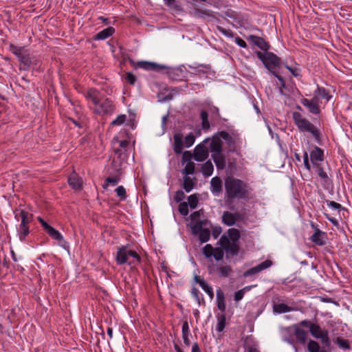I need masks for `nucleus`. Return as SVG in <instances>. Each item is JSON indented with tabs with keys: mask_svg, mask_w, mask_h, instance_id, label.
<instances>
[{
	"mask_svg": "<svg viewBox=\"0 0 352 352\" xmlns=\"http://www.w3.org/2000/svg\"><path fill=\"white\" fill-rule=\"evenodd\" d=\"M225 199L226 204L232 210H236L234 200L247 199L248 198V184L241 179L232 176H227L225 179Z\"/></svg>",
	"mask_w": 352,
	"mask_h": 352,
	"instance_id": "nucleus-1",
	"label": "nucleus"
},
{
	"mask_svg": "<svg viewBox=\"0 0 352 352\" xmlns=\"http://www.w3.org/2000/svg\"><path fill=\"white\" fill-rule=\"evenodd\" d=\"M292 118L300 131L310 133L317 142H320L322 135L320 131L307 119L303 118L300 112H293Z\"/></svg>",
	"mask_w": 352,
	"mask_h": 352,
	"instance_id": "nucleus-2",
	"label": "nucleus"
},
{
	"mask_svg": "<svg viewBox=\"0 0 352 352\" xmlns=\"http://www.w3.org/2000/svg\"><path fill=\"white\" fill-rule=\"evenodd\" d=\"M300 324L306 328L309 329L310 333L316 339H320L322 342L326 346H329L330 340L329 338V332L327 330L322 331L320 327L318 324L311 323V321L303 320Z\"/></svg>",
	"mask_w": 352,
	"mask_h": 352,
	"instance_id": "nucleus-3",
	"label": "nucleus"
},
{
	"mask_svg": "<svg viewBox=\"0 0 352 352\" xmlns=\"http://www.w3.org/2000/svg\"><path fill=\"white\" fill-rule=\"evenodd\" d=\"M256 54L268 71L271 70L274 66L282 67L281 58L274 53L269 51H263V52L256 51Z\"/></svg>",
	"mask_w": 352,
	"mask_h": 352,
	"instance_id": "nucleus-4",
	"label": "nucleus"
},
{
	"mask_svg": "<svg viewBox=\"0 0 352 352\" xmlns=\"http://www.w3.org/2000/svg\"><path fill=\"white\" fill-rule=\"evenodd\" d=\"M221 139L225 140L226 145L228 148V151L230 153H236L239 155V153L236 150V137L231 135L229 133L226 131H221L215 133L212 138L211 142H213L215 140H219V142L221 144V148L223 150V142Z\"/></svg>",
	"mask_w": 352,
	"mask_h": 352,
	"instance_id": "nucleus-5",
	"label": "nucleus"
},
{
	"mask_svg": "<svg viewBox=\"0 0 352 352\" xmlns=\"http://www.w3.org/2000/svg\"><path fill=\"white\" fill-rule=\"evenodd\" d=\"M210 151L212 153V158L217 169L223 170L226 166V158L222 153L223 151L219 140L210 142Z\"/></svg>",
	"mask_w": 352,
	"mask_h": 352,
	"instance_id": "nucleus-6",
	"label": "nucleus"
},
{
	"mask_svg": "<svg viewBox=\"0 0 352 352\" xmlns=\"http://www.w3.org/2000/svg\"><path fill=\"white\" fill-rule=\"evenodd\" d=\"M190 14L196 18L202 19L208 22H220L219 19L215 16L214 12L209 9L194 7L190 11Z\"/></svg>",
	"mask_w": 352,
	"mask_h": 352,
	"instance_id": "nucleus-7",
	"label": "nucleus"
},
{
	"mask_svg": "<svg viewBox=\"0 0 352 352\" xmlns=\"http://www.w3.org/2000/svg\"><path fill=\"white\" fill-rule=\"evenodd\" d=\"M217 243L223 247L227 254L232 256L238 255L240 249L238 243L231 242L226 234L221 236Z\"/></svg>",
	"mask_w": 352,
	"mask_h": 352,
	"instance_id": "nucleus-8",
	"label": "nucleus"
},
{
	"mask_svg": "<svg viewBox=\"0 0 352 352\" xmlns=\"http://www.w3.org/2000/svg\"><path fill=\"white\" fill-rule=\"evenodd\" d=\"M210 138H206L203 143L197 144L194 149L193 159L197 162H204L209 155V150L204 144H207L210 141Z\"/></svg>",
	"mask_w": 352,
	"mask_h": 352,
	"instance_id": "nucleus-9",
	"label": "nucleus"
},
{
	"mask_svg": "<svg viewBox=\"0 0 352 352\" xmlns=\"http://www.w3.org/2000/svg\"><path fill=\"white\" fill-rule=\"evenodd\" d=\"M115 105L113 104V101L109 98H105L103 101L100 100L99 104L96 105L94 112L96 114H111L115 110Z\"/></svg>",
	"mask_w": 352,
	"mask_h": 352,
	"instance_id": "nucleus-10",
	"label": "nucleus"
},
{
	"mask_svg": "<svg viewBox=\"0 0 352 352\" xmlns=\"http://www.w3.org/2000/svg\"><path fill=\"white\" fill-rule=\"evenodd\" d=\"M38 221L41 223L43 229L47 232L50 236L54 240H61L62 234L58 230L49 225L43 218L41 217H37Z\"/></svg>",
	"mask_w": 352,
	"mask_h": 352,
	"instance_id": "nucleus-11",
	"label": "nucleus"
},
{
	"mask_svg": "<svg viewBox=\"0 0 352 352\" xmlns=\"http://www.w3.org/2000/svg\"><path fill=\"white\" fill-rule=\"evenodd\" d=\"M127 252H129L128 245H122L118 248V251L116 254V261L118 265H123L128 264L131 261V258L129 254H127Z\"/></svg>",
	"mask_w": 352,
	"mask_h": 352,
	"instance_id": "nucleus-12",
	"label": "nucleus"
},
{
	"mask_svg": "<svg viewBox=\"0 0 352 352\" xmlns=\"http://www.w3.org/2000/svg\"><path fill=\"white\" fill-rule=\"evenodd\" d=\"M272 265V261L271 260L267 259L265 261L261 263L260 264L251 267L243 272V276L246 278L252 275H254L268 267H270Z\"/></svg>",
	"mask_w": 352,
	"mask_h": 352,
	"instance_id": "nucleus-13",
	"label": "nucleus"
},
{
	"mask_svg": "<svg viewBox=\"0 0 352 352\" xmlns=\"http://www.w3.org/2000/svg\"><path fill=\"white\" fill-rule=\"evenodd\" d=\"M311 226L315 228L314 234L311 236L310 240L317 245L322 246L326 244L325 239H327V234L316 228L315 225L311 223Z\"/></svg>",
	"mask_w": 352,
	"mask_h": 352,
	"instance_id": "nucleus-14",
	"label": "nucleus"
},
{
	"mask_svg": "<svg viewBox=\"0 0 352 352\" xmlns=\"http://www.w3.org/2000/svg\"><path fill=\"white\" fill-rule=\"evenodd\" d=\"M137 66L145 70L157 72H160L166 68V66L164 65H160L154 62H148L145 60L139 61L137 63Z\"/></svg>",
	"mask_w": 352,
	"mask_h": 352,
	"instance_id": "nucleus-15",
	"label": "nucleus"
},
{
	"mask_svg": "<svg viewBox=\"0 0 352 352\" xmlns=\"http://www.w3.org/2000/svg\"><path fill=\"white\" fill-rule=\"evenodd\" d=\"M247 40L248 41L252 42L254 45L258 47L262 51H269L270 49V45L268 42L265 41V40L258 36L255 35H250Z\"/></svg>",
	"mask_w": 352,
	"mask_h": 352,
	"instance_id": "nucleus-16",
	"label": "nucleus"
},
{
	"mask_svg": "<svg viewBox=\"0 0 352 352\" xmlns=\"http://www.w3.org/2000/svg\"><path fill=\"white\" fill-rule=\"evenodd\" d=\"M15 214L14 218L16 221L21 219V224L29 226L33 220V214L24 210H15L14 211Z\"/></svg>",
	"mask_w": 352,
	"mask_h": 352,
	"instance_id": "nucleus-17",
	"label": "nucleus"
},
{
	"mask_svg": "<svg viewBox=\"0 0 352 352\" xmlns=\"http://www.w3.org/2000/svg\"><path fill=\"white\" fill-rule=\"evenodd\" d=\"M216 14H217L219 16H220L223 18L229 17V18L234 19L239 27L244 26L245 23H244V19H243V16L241 14L237 13L236 12H235L234 10H233L232 9H228L224 12L225 16L219 12H217Z\"/></svg>",
	"mask_w": 352,
	"mask_h": 352,
	"instance_id": "nucleus-18",
	"label": "nucleus"
},
{
	"mask_svg": "<svg viewBox=\"0 0 352 352\" xmlns=\"http://www.w3.org/2000/svg\"><path fill=\"white\" fill-rule=\"evenodd\" d=\"M166 74L168 78L173 80H181L183 78V69L182 67H167L165 68Z\"/></svg>",
	"mask_w": 352,
	"mask_h": 352,
	"instance_id": "nucleus-19",
	"label": "nucleus"
},
{
	"mask_svg": "<svg viewBox=\"0 0 352 352\" xmlns=\"http://www.w3.org/2000/svg\"><path fill=\"white\" fill-rule=\"evenodd\" d=\"M310 160L313 164H318V162L324 160V151L320 147L315 146L310 153Z\"/></svg>",
	"mask_w": 352,
	"mask_h": 352,
	"instance_id": "nucleus-20",
	"label": "nucleus"
},
{
	"mask_svg": "<svg viewBox=\"0 0 352 352\" xmlns=\"http://www.w3.org/2000/svg\"><path fill=\"white\" fill-rule=\"evenodd\" d=\"M174 144L173 150L176 154H181L183 152V135L181 133H176L173 135Z\"/></svg>",
	"mask_w": 352,
	"mask_h": 352,
	"instance_id": "nucleus-21",
	"label": "nucleus"
},
{
	"mask_svg": "<svg viewBox=\"0 0 352 352\" xmlns=\"http://www.w3.org/2000/svg\"><path fill=\"white\" fill-rule=\"evenodd\" d=\"M116 171V175L113 176H109L105 179L104 184L102 185L104 189L107 188L109 185L116 186L120 181L122 173L121 169L117 168Z\"/></svg>",
	"mask_w": 352,
	"mask_h": 352,
	"instance_id": "nucleus-22",
	"label": "nucleus"
},
{
	"mask_svg": "<svg viewBox=\"0 0 352 352\" xmlns=\"http://www.w3.org/2000/svg\"><path fill=\"white\" fill-rule=\"evenodd\" d=\"M223 183L219 177H213L210 181V189L215 195H219L222 192Z\"/></svg>",
	"mask_w": 352,
	"mask_h": 352,
	"instance_id": "nucleus-23",
	"label": "nucleus"
},
{
	"mask_svg": "<svg viewBox=\"0 0 352 352\" xmlns=\"http://www.w3.org/2000/svg\"><path fill=\"white\" fill-rule=\"evenodd\" d=\"M301 104L306 107L309 113L318 115L320 113V107L319 106V104H314L313 102H309V100L307 98H302L300 100Z\"/></svg>",
	"mask_w": 352,
	"mask_h": 352,
	"instance_id": "nucleus-24",
	"label": "nucleus"
},
{
	"mask_svg": "<svg viewBox=\"0 0 352 352\" xmlns=\"http://www.w3.org/2000/svg\"><path fill=\"white\" fill-rule=\"evenodd\" d=\"M299 326H301L300 323L294 325V335L296 339L302 344H305L307 338V332L300 329Z\"/></svg>",
	"mask_w": 352,
	"mask_h": 352,
	"instance_id": "nucleus-25",
	"label": "nucleus"
},
{
	"mask_svg": "<svg viewBox=\"0 0 352 352\" xmlns=\"http://www.w3.org/2000/svg\"><path fill=\"white\" fill-rule=\"evenodd\" d=\"M217 305L218 309L221 313H225L226 305L225 301V295L221 288L217 289Z\"/></svg>",
	"mask_w": 352,
	"mask_h": 352,
	"instance_id": "nucleus-26",
	"label": "nucleus"
},
{
	"mask_svg": "<svg viewBox=\"0 0 352 352\" xmlns=\"http://www.w3.org/2000/svg\"><path fill=\"white\" fill-rule=\"evenodd\" d=\"M115 32V29L113 27H108L106 29L99 32L94 36L95 41L104 40L109 36H112Z\"/></svg>",
	"mask_w": 352,
	"mask_h": 352,
	"instance_id": "nucleus-27",
	"label": "nucleus"
},
{
	"mask_svg": "<svg viewBox=\"0 0 352 352\" xmlns=\"http://www.w3.org/2000/svg\"><path fill=\"white\" fill-rule=\"evenodd\" d=\"M67 182L72 188L80 190L82 188V179L77 175L73 174L68 177Z\"/></svg>",
	"mask_w": 352,
	"mask_h": 352,
	"instance_id": "nucleus-28",
	"label": "nucleus"
},
{
	"mask_svg": "<svg viewBox=\"0 0 352 352\" xmlns=\"http://www.w3.org/2000/svg\"><path fill=\"white\" fill-rule=\"evenodd\" d=\"M164 4L171 10L177 12L181 13L184 12V8H182L181 3L176 0H164Z\"/></svg>",
	"mask_w": 352,
	"mask_h": 352,
	"instance_id": "nucleus-29",
	"label": "nucleus"
},
{
	"mask_svg": "<svg viewBox=\"0 0 352 352\" xmlns=\"http://www.w3.org/2000/svg\"><path fill=\"white\" fill-rule=\"evenodd\" d=\"M21 63L20 69L28 70L32 62L29 54L24 53L22 56L18 59Z\"/></svg>",
	"mask_w": 352,
	"mask_h": 352,
	"instance_id": "nucleus-30",
	"label": "nucleus"
},
{
	"mask_svg": "<svg viewBox=\"0 0 352 352\" xmlns=\"http://www.w3.org/2000/svg\"><path fill=\"white\" fill-rule=\"evenodd\" d=\"M17 232L19 240L23 241L30 232V226L20 223L17 228Z\"/></svg>",
	"mask_w": 352,
	"mask_h": 352,
	"instance_id": "nucleus-31",
	"label": "nucleus"
},
{
	"mask_svg": "<svg viewBox=\"0 0 352 352\" xmlns=\"http://www.w3.org/2000/svg\"><path fill=\"white\" fill-rule=\"evenodd\" d=\"M281 67H277L274 66L271 70H269V72L271 74H272L273 76H274L280 82V92H282L283 89L285 88V87H286V83H285V80L283 78V77L280 75L279 69Z\"/></svg>",
	"mask_w": 352,
	"mask_h": 352,
	"instance_id": "nucleus-32",
	"label": "nucleus"
},
{
	"mask_svg": "<svg viewBox=\"0 0 352 352\" xmlns=\"http://www.w3.org/2000/svg\"><path fill=\"white\" fill-rule=\"evenodd\" d=\"M281 67H277L274 66L271 70H269V72L271 74H272L273 76H274L280 82V92H282L283 89L285 88V87H286V83H285V80L283 78V77L280 75L279 69Z\"/></svg>",
	"mask_w": 352,
	"mask_h": 352,
	"instance_id": "nucleus-33",
	"label": "nucleus"
},
{
	"mask_svg": "<svg viewBox=\"0 0 352 352\" xmlns=\"http://www.w3.org/2000/svg\"><path fill=\"white\" fill-rule=\"evenodd\" d=\"M179 92V88L175 87L172 88L170 90V92L168 93L167 95H165V94L162 91L158 94L157 96L159 98L160 101H169L172 100L174 97V96Z\"/></svg>",
	"mask_w": 352,
	"mask_h": 352,
	"instance_id": "nucleus-34",
	"label": "nucleus"
},
{
	"mask_svg": "<svg viewBox=\"0 0 352 352\" xmlns=\"http://www.w3.org/2000/svg\"><path fill=\"white\" fill-rule=\"evenodd\" d=\"M86 98L91 100L96 106L100 103L99 91L96 89H91L88 91Z\"/></svg>",
	"mask_w": 352,
	"mask_h": 352,
	"instance_id": "nucleus-35",
	"label": "nucleus"
},
{
	"mask_svg": "<svg viewBox=\"0 0 352 352\" xmlns=\"http://www.w3.org/2000/svg\"><path fill=\"white\" fill-rule=\"evenodd\" d=\"M127 254L130 256L131 261L129 263V265H136L138 264H140L142 262V258L140 256L133 250H129V252H127Z\"/></svg>",
	"mask_w": 352,
	"mask_h": 352,
	"instance_id": "nucleus-36",
	"label": "nucleus"
},
{
	"mask_svg": "<svg viewBox=\"0 0 352 352\" xmlns=\"http://www.w3.org/2000/svg\"><path fill=\"white\" fill-rule=\"evenodd\" d=\"M217 324L216 327V330L219 332L223 331L226 325V317L225 313H221V314H218L217 316Z\"/></svg>",
	"mask_w": 352,
	"mask_h": 352,
	"instance_id": "nucleus-37",
	"label": "nucleus"
},
{
	"mask_svg": "<svg viewBox=\"0 0 352 352\" xmlns=\"http://www.w3.org/2000/svg\"><path fill=\"white\" fill-rule=\"evenodd\" d=\"M213 170V164L210 160H208L204 164H202L201 172L205 177L210 176L212 174Z\"/></svg>",
	"mask_w": 352,
	"mask_h": 352,
	"instance_id": "nucleus-38",
	"label": "nucleus"
},
{
	"mask_svg": "<svg viewBox=\"0 0 352 352\" xmlns=\"http://www.w3.org/2000/svg\"><path fill=\"white\" fill-rule=\"evenodd\" d=\"M222 222L228 226H234L235 224L234 214L228 211L224 212L222 216Z\"/></svg>",
	"mask_w": 352,
	"mask_h": 352,
	"instance_id": "nucleus-39",
	"label": "nucleus"
},
{
	"mask_svg": "<svg viewBox=\"0 0 352 352\" xmlns=\"http://www.w3.org/2000/svg\"><path fill=\"white\" fill-rule=\"evenodd\" d=\"M228 236L227 237L231 242L238 243L240 239L241 234L239 230L236 228H230L228 230Z\"/></svg>",
	"mask_w": 352,
	"mask_h": 352,
	"instance_id": "nucleus-40",
	"label": "nucleus"
},
{
	"mask_svg": "<svg viewBox=\"0 0 352 352\" xmlns=\"http://www.w3.org/2000/svg\"><path fill=\"white\" fill-rule=\"evenodd\" d=\"M195 182L188 175H185L182 187L186 192H190L195 187Z\"/></svg>",
	"mask_w": 352,
	"mask_h": 352,
	"instance_id": "nucleus-41",
	"label": "nucleus"
},
{
	"mask_svg": "<svg viewBox=\"0 0 352 352\" xmlns=\"http://www.w3.org/2000/svg\"><path fill=\"white\" fill-rule=\"evenodd\" d=\"M314 94L318 96H321L322 98L326 99L327 101H329L332 97L330 95L329 90L326 89L324 87H320L319 85H317V89L314 91Z\"/></svg>",
	"mask_w": 352,
	"mask_h": 352,
	"instance_id": "nucleus-42",
	"label": "nucleus"
},
{
	"mask_svg": "<svg viewBox=\"0 0 352 352\" xmlns=\"http://www.w3.org/2000/svg\"><path fill=\"white\" fill-rule=\"evenodd\" d=\"M274 311L278 314H284L289 312L292 308L284 303L276 304L273 307Z\"/></svg>",
	"mask_w": 352,
	"mask_h": 352,
	"instance_id": "nucleus-43",
	"label": "nucleus"
},
{
	"mask_svg": "<svg viewBox=\"0 0 352 352\" xmlns=\"http://www.w3.org/2000/svg\"><path fill=\"white\" fill-rule=\"evenodd\" d=\"M210 230L208 228H204L201 230L199 234L197 235L199 236V240L201 243H206L209 241L210 238Z\"/></svg>",
	"mask_w": 352,
	"mask_h": 352,
	"instance_id": "nucleus-44",
	"label": "nucleus"
},
{
	"mask_svg": "<svg viewBox=\"0 0 352 352\" xmlns=\"http://www.w3.org/2000/svg\"><path fill=\"white\" fill-rule=\"evenodd\" d=\"M217 272L220 277L226 278L232 272V269L230 265H223L217 268Z\"/></svg>",
	"mask_w": 352,
	"mask_h": 352,
	"instance_id": "nucleus-45",
	"label": "nucleus"
},
{
	"mask_svg": "<svg viewBox=\"0 0 352 352\" xmlns=\"http://www.w3.org/2000/svg\"><path fill=\"white\" fill-rule=\"evenodd\" d=\"M199 194H193L188 197V205L191 209H195L199 204Z\"/></svg>",
	"mask_w": 352,
	"mask_h": 352,
	"instance_id": "nucleus-46",
	"label": "nucleus"
},
{
	"mask_svg": "<svg viewBox=\"0 0 352 352\" xmlns=\"http://www.w3.org/2000/svg\"><path fill=\"white\" fill-rule=\"evenodd\" d=\"M336 343L338 344L339 347L343 349H351V345L349 341L346 339H344L342 337H337Z\"/></svg>",
	"mask_w": 352,
	"mask_h": 352,
	"instance_id": "nucleus-47",
	"label": "nucleus"
},
{
	"mask_svg": "<svg viewBox=\"0 0 352 352\" xmlns=\"http://www.w3.org/2000/svg\"><path fill=\"white\" fill-rule=\"evenodd\" d=\"M214 248L211 244H206L202 249L203 254L207 258H212L214 254Z\"/></svg>",
	"mask_w": 352,
	"mask_h": 352,
	"instance_id": "nucleus-48",
	"label": "nucleus"
},
{
	"mask_svg": "<svg viewBox=\"0 0 352 352\" xmlns=\"http://www.w3.org/2000/svg\"><path fill=\"white\" fill-rule=\"evenodd\" d=\"M195 164L192 162H188L185 168L182 170V173L185 175H190L195 173Z\"/></svg>",
	"mask_w": 352,
	"mask_h": 352,
	"instance_id": "nucleus-49",
	"label": "nucleus"
},
{
	"mask_svg": "<svg viewBox=\"0 0 352 352\" xmlns=\"http://www.w3.org/2000/svg\"><path fill=\"white\" fill-rule=\"evenodd\" d=\"M10 50L18 58V59L25 53L23 47H18L14 44L10 45Z\"/></svg>",
	"mask_w": 352,
	"mask_h": 352,
	"instance_id": "nucleus-50",
	"label": "nucleus"
},
{
	"mask_svg": "<svg viewBox=\"0 0 352 352\" xmlns=\"http://www.w3.org/2000/svg\"><path fill=\"white\" fill-rule=\"evenodd\" d=\"M320 347L319 344L314 340H309L307 344V349L309 352H320Z\"/></svg>",
	"mask_w": 352,
	"mask_h": 352,
	"instance_id": "nucleus-51",
	"label": "nucleus"
},
{
	"mask_svg": "<svg viewBox=\"0 0 352 352\" xmlns=\"http://www.w3.org/2000/svg\"><path fill=\"white\" fill-rule=\"evenodd\" d=\"M224 249H223L221 246L220 248H215L212 256L217 261H221L224 256Z\"/></svg>",
	"mask_w": 352,
	"mask_h": 352,
	"instance_id": "nucleus-52",
	"label": "nucleus"
},
{
	"mask_svg": "<svg viewBox=\"0 0 352 352\" xmlns=\"http://www.w3.org/2000/svg\"><path fill=\"white\" fill-rule=\"evenodd\" d=\"M203 229V221H197L191 226V232L193 235H198Z\"/></svg>",
	"mask_w": 352,
	"mask_h": 352,
	"instance_id": "nucleus-53",
	"label": "nucleus"
},
{
	"mask_svg": "<svg viewBox=\"0 0 352 352\" xmlns=\"http://www.w3.org/2000/svg\"><path fill=\"white\" fill-rule=\"evenodd\" d=\"M188 205L187 202L183 201L179 204L178 210L182 216H187L189 213Z\"/></svg>",
	"mask_w": 352,
	"mask_h": 352,
	"instance_id": "nucleus-54",
	"label": "nucleus"
},
{
	"mask_svg": "<svg viewBox=\"0 0 352 352\" xmlns=\"http://www.w3.org/2000/svg\"><path fill=\"white\" fill-rule=\"evenodd\" d=\"M126 120V116L124 114L119 115L114 120L111 122V126H120Z\"/></svg>",
	"mask_w": 352,
	"mask_h": 352,
	"instance_id": "nucleus-55",
	"label": "nucleus"
},
{
	"mask_svg": "<svg viewBox=\"0 0 352 352\" xmlns=\"http://www.w3.org/2000/svg\"><path fill=\"white\" fill-rule=\"evenodd\" d=\"M200 287L209 296L210 299H212L214 298V292L212 287L210 285H209L206 281Z\"/></svg>",
	"mask_w": 352,
	"mask_h": 352,
	"instance_id": "nucleus-56",
	"label": "nucleus"
},
{
	"mask_svg": "<svg viewBox=\"0 0 352 352\" xmlns=\"http://www.w3.org/2000/svg\"><path fill=\"white\" fill-rule=\"evenodd\" d=\"M116 192L117 196L120 199V200L123 201L126 199V192L125 188L122 186H119L116 189Z\"/></svg>",
	"mask_w": 352,
	"mask_h": 352,
	"instance_id": "nucleus-57",
	"label": "nucleus"
},
{
	"mask_svg": "<svg viewBox=\"0 0 352 352\" xmlns=\"http://www.w3.org/2000/svg\"><path fill=\"white\" fill-rule=\"evenodd\" d=\"M314 167L316 168V172L319 177L324 179H328L327 174L324 171L323 168L321 166L320 164H313Z\"/></svg>",
	"mask_w": 352,
	"mask_h": 352,
	"instance_id": "nucleus-58",
	"label": "nucleus"
},
{
	"mask_svg": "<svg viewBox=\"0 0 352 352\" xmlns=\"http://www.w3.org/2000/svg\"><path fill=\"white\" fill-rule=\"evenodd\" d=\"M195 141V136L192 133H190L186 138L184 140V145L186 147H190Z\"/></svg>",
	"mask_w": 352,
	"mask_h": 352,
	"instance_id": "nucleus-59",
	"label": "nucleus"
},
{
	"mask_svg": "<svg viewBox=\"0 0 352 352\" xmlns=\"http://www.w3.org/2000/svg\"><path fill=\"white\" fill-rule=\"evenodd\" d=\"M182 163L184 164V163H188V162H191V160L193 158L194 155L191 153L189 151H186L182 152Z\"/></svg>",
	"mask_w": 352,
	"mask_h": 352,
	"instance_id": "nucleus-60",
	"label": "nucleus"
},
{
	"mask_svg": "<svg viewBox=\"0 0 352 352\" xmlns=\"http://www.w3.org/2000/svg\"><path fill=\"white\" fill-rule=\"evenodd\" d=\"M217 30L221 32L224 36L229 37V38H233L234 37V33L230 30H226L224 28L217 25Z\"/></svg>",
	"mask_w": 352,
	"mask_h": 352,
	"instance_id": "nucleus-61",
	"label": "nucleus"
},
{
	"mask_svg": "<svg viewBox=\"0 0 352 352\" xmlns=\"http://www.w3.org/2000/svg\"><path fill=\"white\" fill-rule=\"evenodd\" d=\"M185 198V194L182 190H178L176 191L174 200L177 203H181V201Z\"/></svg>",
	"mask_w": 352,
	"mask_h": 352,
	"instance_id": "nucleus-62",
	"label": "nucleus"
},
{
	"mask_svg": "<svg viewBox=\"0 0 352 352\" xmlns=\"http://www.w3.org/2000/svg\"><path fill=\"white\" fill-rule=\"evenodd\" d=\"M326 203H327V206H329V207H331L333 209L338 210H344V208L342 206L341 204H340L334 201L326 200Z\"/></svg>",
	"mask_w": 352,
	"mask_h": 352,
	"instance_id": "nucleus-63",
	"label": "nucleus"
},
{
	"mask_svg": "<svg viewBox=\"0 0 352 352\" xmlns=\"http://www.w3.org/2000/svg\"><path fill=\"white\" fill-rule=\"evenodd\" d=\"M204 210L203 208H201L197 211L193 212L190 216L191 221H197L201 215L204 214Z\"/></svg>",
	"mask_w": 352,
	"mask_h": 352,
	"instance_id": "nucleus-64",
	"label": "nucleus"
}]
</instances>
